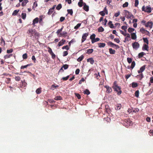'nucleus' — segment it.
Returning <instances> with one entry per match:
<instances>
[{"mask_svg": "<svg viewBox=\"0 0 153 153\" xmlns=\"http://www.w3.org/2000/svg\"><path fill=\"white\" fill-rule=\"evenodd\" d=\"M139 4L138 0H135V6L137 7Z\"/></svg>", "mask_w": 153, "mask_h": 153, "instance_id": "56", "label": "nucleus"}, {"mask_svg": "<svg viewBox=\"0 0 153 153\" xmlns=\"http://www.w3.org/2000/svg\"><path fill=\"white\" fill-rule=\"evenodd\" d=\"M120 14V12L119 11L118 12L115 13L114 14V16L116 17H118Z\"/></svg>", "mask_w": 153, "mask_h": 153, "instance_id": "63", "label": "nucleus"}, {"mask_svg": "<svg viewBox=\"0 0 153 153\" xmlns=\"http://www.w3.org/2000/svg\"><path fill=\"white\" fill-rule=\"evenodd\" d=\"M63 26H62V27L61 29H58V30H57V31H56V33H57V34H59V33H60V32H61V31H62V29H63Z\"/></svg>", "mask_w": 153, "mask_h": 153, "instance_id": "46", "label": "nucleus"}, {"mask_svg": "<svg viewBox=\"0 0 153 153\" xmlns=\"http://www.w3.org/2000/svg\"><path fill=\"white\" fill-rule=\"evenodd\" d=\"M78 4L79 7H81L83 6V3H82L81 1H80L78 3Z\"/></svg>", "mask_w": 153, "mask_h": 153, "instance_id": "60", "label": "nucleus"}, {"mask_svg": "<svg viewBox=\"0 0 153 153\" xmlns=\"http://www.w3.org/2000/svg\"><path fill=\"white\" fill-rule=\"evenodd\" d=\"M1 43L2 46H4L5 45V42L4 39L2 37L1 39Z\"/></svg>", "mask_w": 153, "mask_h": 153, "instance_id": "27", "label": "nucleus"}, {"mask_svg": "<svg viewBox=\"0 0 153 153\" xmlns=\"http://www.w3.org/2000/svg\"><path fill=\"white\" fill-rule=\"evenodd\" d=\"M145 67L146 65H144L141 67L140 68V72H143L145 69Z\"/></svg>", "mask_w": 153, "mask_h": 153, "instance_id": "37", "label": "nucleus"}, {"mask_svg": "<svg viewBox=\"0 0 153 153\" xmlns=\"http://www.w3.org/2000/svg\"><path fill=\"white\" fill-rule=\"evenodd\" d=\"M19 10H14L12 13V15L13 16H16V15L18 13V12H19Z\"/></svg>", "mask_w": 153, "mask_h": 153, "instance_id": "31", "label": "nucleus"}, {"mask_svg": "<svg viewBox=\"0 0 153 153\" xmlns=\"http://www.w3.org/2000/svg\"><path fill=\"white\" fill-rule=\"evenodd\" d=\"M149 48V47L146 44H144L143 46L142 47V50L143 51H144V50H146L147 51H148V48Z\"/></svg>", "mask_w": 153, "mask_h": 153, "instance_id": "15", "label": "nucleus"}, {"mask_svg": "<svg viewBox=\"0 0 153 153\" xmlns=\"http://www.w3.org/2000/svg\"><path fill=\"white\" fill-rule=\"evenodd\" d=\"M48 52L50 53V54H51V53L53 52L51 49V48H50V47H48Z\"/></svg>", "mask_w": 153, "mask_h": 153, "instance_id": "64", "label": "nucleus"}, {"mask_svg": "<svg viewBox=\"0 0 153 153\" xmlns=\"http://www.w3.org/2000/svg\"><path fill=\"white\" fill-rule=\"evenodd\" d=\"M138 86V84L137 83L133 82L132 83V86L133 88H136Z\"/></svg>", "mask_w": 153, "mask_h": 153, "instance_id": "24", "label": "nucleus"}, {"mask_svg": "<svg viewBox=\"0 0 153 153\" xmlns=\"http://www.w3.org/2000/svg\"><path fill=\"white\" fill-rule=\"evenodd\" d=\"M99 14L102 16H104L105 15V13L104 12V11H102L99 12Z\"/></svg>", "mask_w": 153, "mask_h": 153, "instance_id": "52", "label": "nucleus"}, {"mask_svg": "<svg viewBox=\"0 0 153 153\" xmlns=\"http://www.w3.org/2000/svg\"><path fill=\"white\" fill-rule=\"evenodd\" d=\"M104 87L107 90L106 92L107 93L109 94L112 92V89L109 86L106 85L104 86Z\"/></svg>", "mask_w": 153, "mask_h": 153, "instance_id": "7", "label": "nucleus"}, {"mask_svg": "<svg viewBox=\"0 0 153 153\" xmlns=\"http://www.w3.org/2000/svg\"><path fill=\"white\" fill-rule=\"evenodd\" d=\"M39 20V19L38 17H36L33 19V22L32 24L34 25L35 24L38 23Z\"/></svg>", "mask_w": 153, "mask_h": 153, "instance_id": "16", "label": "nucleus"}, {"mask_svg": "<svg viewBox=\"0 0 153 153\" xmlns=\"http://www.w3.org/2000/svg\"><path fill=\"white\" fill-rule=\"evenodd\" d=\"M115 88H113L114 91L117 92V94L119 95L122 93V91L121 90V88L120 86H117V87H115Z\"/></svg>", "mask_w": 153, "mask_h": 153, "instance_id": "4", "label": "nucleus"}, {"mask_svg": "<svg viewBox=\"0 0 153 153\" xmlns=\"http://www.w3.org/2000/svg\"><path fill=\"white\" fill-rule=\"evenodd\" d=\"M87 61L88 62H90L91 64H93L94 62V60L92 58L88 59L87 60Z\"/></svg>", "mask_w": 153, "mask_h": 153, "instance_id": "13", "label": "nucleus"}, {"mask_svg": "<svg viewBox=\"0 0 153 153\" xmlns=\"http://www.w3.org/2000/svg\"><path fill=\"white\" fill-rule=\"evenodd\" d=\"M5 82L7 84H9L10 81V78H7L5 80Z\"/></svg>", "mask_w": 153, "mask_h": 153, "instance_id": "43", "label": "nucleus"}, {"mask_svg": "<svg viewBox=\"0 0 153 153\" xmlns=\"http://www.w3.org/2000/svg\"><path fill=\"white\" fill-rule=\"evenodd\" d=\"M134 30V29L131 27H129L128 29V31L130 33H131Z\"/></svg>", "mask_w": 153, "mask_h": 153, "instance_id": "39", "label": "nucleus"}, {"mask_svg": "<svg viewBox=\"0 0 153 153\" xmlns=\"http://www.w3.org/2000/svg\"><path fill=\"white\" fill-rule=\"evenodd\" d=\"M62 49H66L67 50H68L69 49L68 46V45H66V46H63L62 47Z\"/></svg>", "mask_w": 153, "mask_h": 153, "instance_id": "49", "label": "nucleus"}, {"mask_svg": "<svg viewBox=\"0 0 153 153\" xmlns=\"http://www.w3.org/2000/svg\"><path fill=\"white\" fill-rule=\"evenodd\" d=\"M41 88H39L38 89H37L36 91V93L37 94H40L41 92Z\"/></svg>", "mask_w": 153, "mask_h": 153, "instance_id": "28", "label": "nucleus"}, {"mask_svg": "<svg viewBox=\"0 0 153 153\" xmlns=\"http://www.w3.org/2000/svg\"><path fill=\"white\" fill-rule=\"evenodd\" d=\"M84 56H83V55H82L81 56L77 59V61L79 62H80L84 58Z\"/></svg>", "mask_w": 153, "mask_h": 153, "instance_id": "26", "label": "nucleus"}, {"mask_svg": "<svg viewBox=\"0 0 153 153\" xmlns=\"http://www.w3.org/2000/svg\"><path fill=\"white\" fill-rule=\"evenodd\" d=\"M21 82H22V83L23 84V85L25 86L27 85V84L25 82V80H24L23 81H22Z\"/></svg>", "mask_w": 153, "mask_h": 153, "instance_id": "61", "label": "nucleus"}, {"mask_svg": "<svg viewBox=\"0 0 153 153\" xmlns=\"http://www.w3.org/2000/svg\"><path fill=\"white\" fill-rule=\"evenodd\" d=\"M135 63L134 61H133L131 62V68L132 69L135 66Z\"/></svg>", "mask_w": 153, "mask_h": 153, "instance_id": "42", "label": "nucleus"}, {"mask_svg": "<svg viewBox=\"0 0 153 153\" xmlns=\"http://www.w3.org/2000/svg\"><path fill=\"white\" fill-rule=\"evenodd\" d=\"M146 120L147 122H150L151 121V118L149 117H147L146 119Z\"/></svg>", "mask_w": 153, "mask_h": 153, "instance_id": "62", "label": "nucleus"}, {"mask_svg": "<svg viewBox=\"0 0 153 153\" xmlns=\"http://www.w3.org/2000/svg\"><path fill=\"white\" fill-rule=\"evenodd\" d=\"M83 3V9L86 11H88L89 10V7L86 5L85 3L84 2Z\"/></svg>", "mask_w": 153, "mask_h": 153, "instance_id": "11", "label": "nucleus"}, {"mask_svg": "<svg viewBox=\"0 0 153 153\" xmlns=\"http://www.w3.org/2000/svg\"><path fill=\"white\" fill-rule=\"evenodd\" d=\"M83 93L85 94H86L87 95L89 94L90 93V92L88 89H86V90L84 91Z\"/></svg>", "mask_w": 153, "mask_h": 153, "instance_id": "30", "label": "nucleus"}, {"mask_svg": "<svg viewBox=\"0 0 153 153\" xmlns=\"http://www.w3.org/2000/svg\"><path fill=\"white\" fill-rule=\"evenodd\" d=\"M146 53H145L144 52H141L139 53L138 55V56L139 58H141Z\"/></svg>", "mask_w": 153, "mask_h": 153, "instance_id": "19", "label": "nucleus"}, {"mask_svg": "<svg viewBox=\"0 0 153 153\" xmlns=\"http://www.w3.org/2000/svg\"><path fill=\"white\" fill-rule=\"evenodd\" d=\"M121 104H118L115 107V109L116 110H119L121 108Z\"/></svg>", "mask_w": 153, "mask_h": 153, "instance_id": "21", "label": "nucleus"}, {"mask_svg": "<svg viewBox=\"0 0 153 153\" xmlns=\"http://www.w3.org/2000/svg\"><path fill=\"white\" fill-rule=\"evenodd\" d=\"M67 34V33L66 32L63 31V32H62V33H60V36H65Z\"/></svg>", "mask_w": 153, "mask_h": 153, "instance_id": "36", "label": "nucleus"}, {"mask_svg": "<svg viewBox=\"0 0 153 153\" xmlns=\"http://www.w3.org/2000/svg\"><path fill=\"white\" fill-rule=\"evenodd\" d=\"M28 2V0H24L22 3L21 5L22 6L24 7L25 6L26 4Z\"/></svg>", "mask_w": 153, "mask_h": 153, "instance_id": "17", "label": "nucleus"}, {"mask_svg": "<svg viewBox=\"0 0 153 153\" xmlns=\"http://www.w3.org/2000/svg\"><path fill=\"white\" fill-rule=\"evenodd\" d=\"M81 24L78 23L76 26H75L74 28L76 29L78 28L81 26Z\"/></svg>", "mask_w": 153, "mask_h": 153, "instance_id": "47", "label": "nucleus"}, {"mask_svg": "<svg viewBox=\"0 0 153 153\" xmlns=\"http://www.w3.org/2000/svg\"><path fill=\"white\" fill-rule=\"evenodd\" d=\"M95 36L96 35L95 34H93L91 36L90 39L91 40V41L94 40Z\"/></svg>", "mask_w": 153, "mask_h": 153, "instance_id": "29", "label": "nucleus"}, {"mask_svg": "<svg viewBox=\"0 0 153 153\" xmlns=\"http://www.w3.org/2000/svg\"><path fill=\"white\" fill-rule=\"evenodd\" d=\"M62 97L61 96H58L55 97L54 99L56 100H60L62 99Z\"/></svg>", "mask_w": 153, "mask_h": 153, "instance_id": "40", "label": "nucleus"}, {"mask_svg": "<svg viewBox=\"0 0 153 153\" xmlns=\"http://www.w3.org/2000/svg\"><path fill=\"white\" fill-rule=\"evenodd\" d=\"M132 45L133 48L135 50H137L140 47V44L137 42L133 43Z\"/></svg>", "mask_w": 153, "mask_h": 153, "instance_id": "3", "label": "nucleus"}, {"mask_svg": "<svg viewBox=\"0 0 153 153\" xmlns=\"http://www.w3.org/2000/svg\"><path fill=\"white\" fill-rule=\"evenodd\" d=\"M127 60L128 62L129 63H130L132 62V59L131 58H127Z\"/></svg>", "mask_w": 153, "mask_h": 153, "instance_id": "50", "label": "nucleus"}, {"mask_svg": "<svg viewBox=\"0 0 153 153\" xmlns=\"http://www.w3.org/2000/svg\"><path fill=\"white\" fill-rule=\"evenodd\" d=\"M69 77V76L68 75L66 77H62V79L64 81H66L68 79Z\"/></svg>", "mask_w": 153, "mask_h": 153, "instance_id": "57", "label": "nucleus"}, {"mask_svg": "<svg viewBox=\"0 0 153 153\" xmlns=\"http://www.w3.org/2000/svg\"><path fill=\"white\" fill-rule=\"evenodd\" d=\"M88 35V33H84L83 34L82 39V43L86 39V37Z\"/></svg>", "mask_w": 153, "mask_h": 153, "instance_id": "6", "label": "nucleus"}, {"mask_svg": "<svg viewBox=\"0 0 153 153\" xmlns=\"http://www.w3.org/2000/svg\"><path fill=\"white\" fill-rule=\"evenodd\" d=\"M65 39H62L61 41H60L58 44V45L59 46H60L62 45H64L65 44Z\"/></svg>", "mask_w": 153, "mask_h": 153, "instance_id": "12", "label": "nucleus"}, {"mask_svg": "<svg viewBox=\"0 0 153 153\" xmlns=\"http://www.w3.org/2000/svg\"><path fill=\"white\" fill-rule=\"evenodd\" d=\"M22 58L24 59H26L27 58V54L26 53L22 55Z\"/></svg>", "mask_w": 153, "mask_h": 153, "instance_id": "51", "label": "nucleus"}, {"mask_svg": "<svg viewBox=\"0 0 153 153\" xmlns=\"http://www.w3.org/2000/svg\"><path fill=\"white\" fill-rule=\"evenodd\" d=\"M142 10L148 13H150L152 11V9L149 6H147L146 7H145L144 6L142 7Z\"/></svg>", "mask_w": 153, "mask_h": 153, "instance_id": "1", "label": "nucleus"}, {"mask_svg": "<svg viewBox=\"0 0 153 153\" xmlns=\"http://www.w3.org/2000/svg\"><path fill=\"white\" fill-rule=\"evenodd\" d=\"M21 79L20 77L19 76H16L15 77V80L17 81H19Z\"/></svg>", "mask_w": 153, "mask_h": 153, "instance_id": "54", "label": "nucleus"}, {"mask_svg": "<svg viewBox=\"0 0 153 153\" xmlns=\"http://www.w3.org/2000/svg\"><path fill=\"white\" fill-rule=\"evenodd\" d=\"M131 39H136L137 38V36L135 33H133L131 34Z\"/></svg>", "mask_w": 153, "mask_h": 153, "instance_id": "14", "label": "nucleus"}, {"mask_svg": "<svg viewBox=\"0 0 153 153\" xmlns=\"http://www.w3.org/2000/svg\"><path fill=\"white\" fill-rule=\"evenodd\" d=\"M53 12V10H52L51 9V8H50L49 10L48 14L49 15H50L51 13H52Z\"/></svg>", "mask_w": 153, "mask_h": 153, "instance_id": "53", "label": "nucleus"}, {"mask_svg": "<svg viewBox=\"0 0 153 153\" xmlns=\"http://www.w3.org/2000/svg\"><path fill=\"white\" fill-rule=\"evenodd\" d=\"M69 67V65L67 64H65L63 65L62 66V68H63L64 69L66 70Z\"/></svg>", "mask_w": 153, "mask_h": 153, "instance_id": "44", "label": "nucleus"}, {"mask_svg": "<svg viewBox=\"0 0 153 153\" xmlns=\"http://www.w3.org/2000/svg\"><path fill=\"white\" fill-rule=\"evenodd\" d=\"M127 27L126 26H123L122 27H121V28L123 29V30H124V31H125V32H126V29H127Z\"/></svg>", "mask_w": 153, "mask_h": 153, "instance_id": "48", "label": "nucleus"}, {"mask_svg": "<svg viewBox=\"0 0 153 153\" xmlns=\"http://www.w3.org/2000/svg\"><path fill=\"white\" fill-rule=\"evenodd\" d=\"M140 31L141 33L143 34L146 33V32H147L148 33L147 34H149V31H147L146 30H145L143 27H142L140 29Z\"/></svg>", "mask_w": 153, "mask_h": 153, "instance_id": "10", "label": "nucleus"}, {"mask_svg": "<svg viewBox=\"0 0 153 153\" xmlns=\"http://www.w3.org/2000/svg\"><path fill=\"white\" fill-rule=\"evenodd\" d=\"M126 15L128 16L127 17V19H134V16L131 14V13L128 11L125 10Z\"/></svg>", "mask_w": 153, "mask_h": 153, "instance_id": "2", "label": "nucleus"}, {"mask_svg": "<svg viewBox=\"0 0 153 153\" xmlns=\"http://www.w3.org/2000/svg\"><path fill=\"white\" fill-rule=\"evenodd\" d=\"M67 12L68 13L70 14L71 16L72 15L73 11L72 9H68L67 10Z\"/></svg>", "mask_w": 153, "mask_h": 153, "instance_id": "38", "label": "nucleus"}, {"mask_svg": "<svg viewBox=\"0 0 153 153\" xmlns=\"http://www.w3.org/2000/svg\"><path fill=\"white\" fill-rule=\"evenodd\" d=\"M109 50L111 54H113L115 53L116 51L115 50L112 49L111 48H110Z\"/></svg>", "mask_w": 153, "mask_h": 153, "instance_id": "18", "label": "nucleus"}, {"mask_svg": "<svg viewBox=\"0 0 153 153\" xmlns=\"http://www.w3.org/2000/svg\"><path fill=\"white\" fill-rule=\"evenodd\" d=\"M94 40H92V44L94 43V42L98 41L100 40V39L99 38H97L94 39Z\"/></svg>", "mask_w": 153, "mask_h": 153, "instance_id": "33", "label": "nucleus"}, {"mask_svg": "<svg viewBox=\"0 0 153 153\" xmlns=\"http://www.w3.org/2000/svg\"><path fill=\"white\" fill-rule=\"evenodd\" d=\"M94 50L93 49H89L87 50L86 53L88 54H90Z\"/></svg>", "mask_w": 153, "mask_h": 153, "instance_id": "22", "label": "nucleus"}, {"mask_svg": "<svg viewBox=\"0 0 153 153\" xmlns=\"http://www.w3.org/2000/svg\"><path fill=\"white\" fill-rule=\"evenodd\" d=\"M28 33H30L32 35L36 34V32L35 29H30L28 30Z\"/></svg>", "mask_w": 153, "mask_h": 153, "instance_id": "9", "label": "nucleus"}, {"mask_svg": "<svg viewBox=\"0 0 153 153\" xmlns=\"http://www.w3.org/2000/svg\"><path fill=\"white\" fill-rule=\"evenodd\" d=\"M98 47L99 48H103L104 47L105 45V43H98Z\"/></svg>", "mask_w": 153, "mask_h": 153, "instance_id": "20", "label": "nucleus"}, {"mask_svg": "<svg viewBox=\"0 0 153 153\" xmlns=\"http://www.w3.org/2000/svg\"><path fill=\"white\" fill-rule=\"evenodd\" d=\"M128 3L127 2H126L124 4H123V7H126L128 6Z\"/></svg>", "mask_w": 153, "mask_h": 153, "instance_id": "58", "label": "nucleus"}, {"mask_svg": "<svg viewBox=\"0 0 153 153\" xmlns=\"http://www.w3.org/2000/svg\"><path fill=\"white\" fill-rule=\"evenodd\" d=\"M13 51L12 49H11L9 50H7V53H12Z\"/></svg>", "mask_w": 153, "mask_h": 153, "instance_id": "55", "label": "nucleus"}, {"mask_svg": "<svg viewBox=\"0 0 153 153\" xmlns=\"http://www.w3.org/2000/svg\"><path fill=\"white\" fill-rule=\"evenodd\" d=\"M62 7V5L61 4H59L56 7V9L57 10H59Z\"/></svg>", "mask_w": 153, "mask_h": 153, "instance_id": "25", "label": "nucleus"}, {"mask_svg": "<svg viewBox=\"0 0 153 153\" xmlns=\"http://www.w3.org/2000/svg\"><path fill=\"white\" fill-rule=\"evenodd\" d=\"M143 39L144 42L146 43L147 45L148 44L149 41L147 38H143Z\"/></svg>", "mask_w": 153, "mask_h": 153, "instance_id": "34", "label": "nucleus"}, {"mask_svg": "<svg viewBox=\"0 0 153 153\" xmlns=\"http://www.w3.org/2000/svg\"><path fill=\"white\" fill-rule=\"evenodd\" d=\"M13 56L12 54H7L4 56V59H8L10 58L11 56Z\"/></svg>", "mask_w": 153, "mask_h": 153, "instance_id": "23", "label": "nucleus"}, {"mask_svg": "<svg viewBox=\"0 0 153 153\" xmlns=\"http://www.w3.org/2000/svg\"><path fill=\"white\" fill-rule=\"evenodd\" d=\"M108 45L110 46V47L114 48V47H116V48L117 49H118L119 48V46L117 45H116L113 43L111 42H109L108 43Z\"/></svg>", "mask_w": 153, "mask_h": 153, "instance_id": "5", "label": "nucleus"}, {"mask_svg": "<svg viewBox=\"0 0 153 153\" xmlns=\"http://www.w3.org/2000/svg\"><path fill=\"white\" fill-rule=\"evenodd\" d=\"M22 18L23 19H25L26 16V13H22Z\"/></svg>", "mask_w": 153, "mask_h": 153, "instance_id": "35", "label": "nucleus"}, {"mask_svg": "<svg viewBox=\"0 0 153 153\" xmlns=\"http://www.w3.org/2000/svg\"><path fill=\"white\" fill-rule=\"evenodd\" d=\"M117 86L118 85L117 84V82L115 81L114 82L112 88H115V87H117Z\"/></svg>", "mask_w": 153, "mask_h": 153, "instance_id": "45", "label": "nucleus"}, {"mask_svg": "<svg viewBox=\"0 0 153 153\" xmlns=\"http://www.w3.org/2000/svg\"><path fill=\"white\" fill-rule=\"evenodd\" d=\"M99 32H102L104 30V28L102 27H100L98 29Z\"/></svg>", "mask_w": 153, "mask_h": 153, "instance_id": "32", "label": "nucleus"}, {"mask_svg": "<svg viewBox=\"0 0 153 153\" xmlns=\"http://www.w3.org/2000/svg\"><path fill=\"white\" fill-rule=\"evenodd\" d=\"M139 90H137L136 91L135 93V97H137L138 98L139 97Z\"/></svg>", "mask_w": 153, "mask_h": 153, "instance_id": "41", "label": "nucleus"}, {"mask_svg": "<svg viewBox=\"0 0 153 153\" xmlns=\"http://www.w3.org/2000/svg\"><path fill=\"white\" fill-rule=\"evenodd\" d=\"M153 24L152 22L149 21L145 24V26L147 27H149L150 28H151L152 27Z\"/></svg>", "mask_w": 153, "mask_h": 153, "instance_id": "8", "label": "nucleus"}, {"mask_svg": "<svg viewBox=\"0 0 153 153\" xmlns=\"http://www.w3.org/2000/svg\"><path fill=\"white\" fill-rule=\"evenodd\" d=\"M68 52L67 51H64L63 53V56H65L68 54Z\"/></svg>", "mask_w": 153, "mask_h": 153, "instance_id": "59", "label": "nucleus"}]
</instances>
